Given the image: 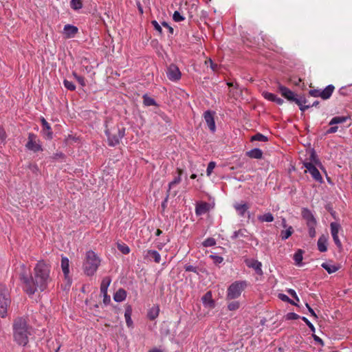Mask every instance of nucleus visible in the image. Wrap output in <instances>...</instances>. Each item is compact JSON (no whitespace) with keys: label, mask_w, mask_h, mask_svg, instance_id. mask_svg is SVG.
<instances>
[{"label":"nucleus","mask_w":352,"mask_h":352,"mask_svg":"<svg viewBox=\"0 0 352 352\" xmlns=\"http://www.w3.org/2000/svg\"><path fill=\"white\" fill-rule=\"evenodd\" d=\"M50 272V265L43 260H41L38 261L34 268L33 276L29 277L24 273L21 274L20 279L24 284L25 292L32 295L38 290L40 292L45 290L52 281Z\"/></svg>","instance_id":"obj_1"},{"label":"nucleus","mask_w":352,"mask_h":352,"mask_svg":"<svg viewBox=\"0 0 352 352\" xmlns=\"http://www.w3.org/2000/svg\"><path fill=\"white\" fill-rule=\"evenodd\" d=\"M13 330L14 338L16 343L25 346L28 342V336L30 334L26 320L21 318L15 320Z\"/></svg>","instance_id":"obj_2"},{"label":"nucleus","mask_w":352,"mask_h":352,"mask_svg":"<svg viewBox=\"0 0 352 352\" xmlns=\"http://www.w3.org/2000/svg\"><path fill=\"white\" fill-rule=\"evenodd\" d=\"M105 134L107 137L108 145L115 146L120 144V140L125 135V128L120 124L109 127L108 121H105Z\"/></svg>","instance_id":"obj_3"},{"label":"nucleus","mask_w":352,"mask_h":352,"mask_svg":"<svg viewBox=\"0 0 352 352\" xmlns=\"http://www.w3.org/2000/svg\"><path fill=\"white\" fill-rule=\"evenodd\" d=\"M100 265V259L92 250L86 252L85 261L83 263V270L86 275L93 276Z\"/></svg>","instance_id":"obj_4"},{"label":"nucleus","mask_w":352,"mask_h":352,"mask_svg":"<svg viewBox=\"0 0 352 352\" xmlns=\"http://www.w3.org/2000/svg\"><path fill=\"white\" fill-rule=\"evenodd\" d=\"M247 286L248 283L246 280L234 281L228 288L226 298L228 300H232L239 298Z\"/></svg>","instance_id":"obj_5"},{"label":"nucleus","mask_w":352,"mask_h":352,"mask_svg":"<svg viewBox=\"0 0 352 352\" xmlns=\"http://www.w3.org/2000/svg\"><path fill=\"white\" fill-rule=\"evenodd\" d=\"M10 304L8 289L6 285H0V316H6L8 307Z\"/></svg>","instance_id":"obj_6"},{"label":"nucleus","mask_w":352,"mask_h":352,"mask_svg":"<svg viewBox=\"0 0 352 352\" xmlns=\"http://www.w3.org/2000/svg\"><path fill=\"white\" fill-rule=\"evenodd\" d=\"M25 148L34 153L43 151V147L40 140L38 136L33 133H28V142L25 144Z\"/></svg>","instance_id":"obj_7"},{"label":"nucleus","mask_w":352,"mask_h":352,"mask_svg":"<svg viewBox=\"0 0 352 352\" xmlns=\"http://www.w3.org/2000/svg\"><path fill=\"white\" fill-rule=\"evenodd\" d=\"M335 89V87L333 85H329L324 89H311L309 91V94L313 97H320L323 100L329 99L333 91Z\"/></svg>","instance_id":"obj_8"},{"label":"nucleus","mask_w":352,"mask_h":352,"mask_svg":"<svg viewBox=\"0 0 352 352\" xmlns=\"http://www.w3.org/2000/svg\"><path fill=\"white\" fill-rule=\"evenodd\" d=\"M330 228L331 234L336 245L339 250H341L342 248V245L338 236L339 231L341 230L340 224L337 222H331L330 224Z\"/></svg>","instance_id":"obj_9"},{"label":"nucleus","mask_w":352,"mask_h":352,"mask_svg":"<svg viewBox=\"0 0 352 352\" xmlns=\"http://www.w3.org/2000/svg\"><path fill=\"white\" fill-rule=\"evenodd\" d=\"M166 76L170 81H177L180 80L182 74L179 67L175 64H170L166 69Z\"/></svg>","instance_id":"obj_10"},{"label":"nucleus","mask_w":352,"mask_h":352,"mask_svg":"<svg viewBox=\"0 0 352 352\" xmlns=\"http://www.w3.org/2000/svg\"><path fill=\"white\" fill-rule=\"evenodd\" d=\"M303 165L316 182H322V177L319 170L311 162H305Z\"/></svg>","instance_id":"obj_11"},{"label":"nucleus","mask_w":352,"mask_h":352,"mask_svg":"<svg viewBox=\"0 0 352 352\" xmlns=\"http://www.w3.org/2000/svg\"><path fill=\"white\" fill-rule=\"evenodd\" d=\"M244 262L249 268L254 270L258 275L262 276L263 274L261 262L254 258H246Z\"/></svg>","instance_id":"obj_12"},{"label":"nucleus","mask_w":352,"mask_h":352,"mask_svg":"<svg viewBox=\"0 0 352 352\" xmlns=\"http://www.w3.org/2000/svg\"><path fill=\"white\" fill-rule=\"evenodd\" d=\"M215 113L211 111H206L204 113V120L212 133H214L216 131V125L214 122Z\"/></svg>","instance_id":"obj_13"},{"label":"nucleus","mask_w":352,"mask_h":352,"mask_svg":"<svg viewBox=\"0 0 352 352\" xmlns=\"http://www.w3.org/2000/svg\"><path fill=\"white\" fill-rule=\"evenodd\" d=\"M278 90L285 98L289 101L293 102L296 94L287 87L283 86L280 83L278 84Z\"/></svg>","instance_id":"obj_14"},{"label":"nucleus","mask_w":352,"mask_h":352,"mask_svg":"<svg viewBox=\"0 0 352 352\" xmlns=\"http://www.w3.org/2000/svg\"><path fill=\"white\" fill-rule=\"evenodd\" d=\"M201 301L205 307L212 309L215 307V302L212 299V292H207L201 298Z\"/></svg>","instance_id":"obj_15"},{"label":"nucleus","mask_w":352,"mask_h":352,"mask_svg":"<svg viewBox=\"0 0 352 352\" xmlns=\"http://www.w3.org/2000/svg\"><path fill=\"white\" fill-rule=\"evenodd\" d=\"M293 102L299 106L300 110L302 112L305 111L307 109L311 107L309 104H306L307 100L304 96H298L296 95Z\"/></svg>","instance_id":"obj_16"},{"label":"nucleus","mask_w":352,"mask_h":352,"mask_svg":"<svg viewBox=\"0 0 352 352\" xmlns=\"http://www.w3.org/2000/svg\"><path fill=\"white\" fill-rule=\"evenodd\" d=\"M144 258L150 261L153 260L156 263L161 261V256L159 252L154 250H148L145 252Z\"/></svg>","instance_id":"obj_17"},{"label":"nucleus","mask_w":352,"mask_h":352,"mask_svg":"<svg viewBox=\"0 0 352 352\" xmlns=\"http://www.w3.org/2000/svg\"><path fill=\"white\" fill-rule=\"evenodd\" d=\"M302 216L303 219L306 220L307 225L317 223V221L310 210L307 208H303L302 210Z\"/></svg>","instance_id":"obj_18"},{"label":"nucleus","mask_w":352,"mask_h":352,"mask_svg":"<svg viewBox=\"0 0 352 352\" xmlns=\"http://www.w3.org/2000/svg\"><path fill=\"white\" fill-rule=\"evenodd\" d=\"M177 175L176 176H175V177L173 179V181H171L168 184L167 192H170L171 188H173L175 185H177V184H179L181 182V181H182V175L183 174V170L182 168H177Z\"/></svg>","instance_id":"obj_19"},{"label":"nucleus","mask_w":352,"mask_h":352,"mask_svg":"<svg viewBox=\"0 0 352 352\" xmlns=\"http://www.w3.org/2000/svg\"><path fill=\"white\" fill-rule=\"evenodd\" d=\"M132 315V307L130 305H127L125 307L124 318L126 324L129 328H133V322L131 319Z\"/></svg>","instance_id":"obj_20"},{"label":"nucleus","mask_w":352,"mask_h":352,"mask_svg":"<svg viewBox=\"0 0 352 352\" xmlns=\"http://www.w3.org/2000/svg\"><path fill=\"white\" fill-rule=\"evenodd\" d=\"M63 30L64 34L67 38L74 37L78 31L77 27L69 24L65 25Z\"/></svg>","instance_id":"obj_21"},{"label":"nucleus","mask_w":352,"mask_h":352,"mask_svg":"<svg viewBox=\"0 0 352 352\" xmlns=\"http://www.w3.org/2000/svg\"><path fill=\"white\" fill-rule=\"evenodd\" d=\"M209 210V204L206 202H199L196 204L195 213L197 215H202Z\"/></svg>","instance_id":"obj_22"},{"label":"nucleus","mask_w":352,"mask_h":352,"mask_svg":"<svg viewBox=\"0 0 352 352\" xmlns=\"http://www.w3.org/2000/svg\"><path fill=\"white\" fill-rule=\"evenodd\" d=\"M327 236L322 235L319 237L317 243L318 249L320 252H325L327 250Z\"/></svg>","instance_id":"obj_23"},{"label":"nucleus","mask_w":352,"mask_h":352,"mask_svg":"<svg viewBox=\"0 0 352 352\" xmlns=\"http://www.w3.org/2000/svg\"><path fill=\"white\" fill-rule=\"evenodd\" d=\"M234 208L240 217H244L245 212H247V210L249 208V206L245 203H243V204L236 203L234 205Z\"/></svg>","instance_id":"obj_24"},{"label":"nucleus","mask_w":352,"mask_h":352,"mask_svg":"<svg viewBox=\"0 0 352 352\" xmlns=\"http://www.w3.org/2000/svg\"><path fill=\"white\" fill-rule=\"evenodd\" d=\"M61 269L65 276V278H67L69 274V259L65 256H62Z\"/></svg>","instance_id":"obj_25"},{"label":"nucleus","mask_w":352,"mask_h":352,"mask_svg":"<svg viewBox=\"0 0 352 352\" xmlns=\"http://www.w3.org/2000/svg\"><path fill=\"white\" fill-rule=\"evenodd\" d=\"M246 155L252 159H261L263 157V151L258 148L251 149L246 152Z\"/></svg>","instance_id":"obj_26"},{"label":"nucleus","mask_w":352,"mask_h":352,"mask_svg":"<svg viewBox=\"0 0 352 352\" xmlns=\"http://www.w3.org/2000/svg\"><path fill=\"white\" fill-rule=\"evenodd\" d=\"M126 298V292L124 289H119L113 295V300L116 302H120Z\"/></svg>","instance_id":"obj_27"},{"label":"nucleus","mask_w":352,"mask_h":352,"mask_svg":"<svg viewBox=\"0 0 352 352\" xmlns=\"http://www.w3.org/2000/svg\"><path fill=\"white\" fill-rule=\"evenodd\" d=\"M248 232L245 228L239 229V230L234 231L231 236L232 240H235L239 238H248Z\"/></svg>","instance_id":"obj_28"},{"label":"nucleus","mask_w":352,"mask_h":352,"mask_svg":"<svg viewBox=\"0 0 352 352\" xmlns=\"http://www.w3.org/2000/svg\"><path fill=\"white\" fill-rule=\"evenodd\" d=\"M41 133L44 138L47 140H52L53 138V132L52 131V128L48 123L46 125L43 126Z\"/></svg>","instance_id":"obj_29"},{"label":"nucleus","mask_w":352,"mask_h":352,"mask_svg":"<svg viewBox=\"0 0 352 352\" xmlns=\"http://www.w3.org/2000/svg\"><path fill=\"white\" fill-rule=\"evenodd\" d=\"M159 314L160 307L158 305H155L148 310L147 317L149 318V320H153L158 317Z\"/></svg>","instance_id":"obj_30"},{"label":"nucleus","mask_w":352,"mask_h":352,"mask_svg":"<svg viewBox=\"0 0 352 352\" xmlns=\"http://www.w3.org/2000/svg\"><path fill=\"white\" fill-rule=\"evenodd\" d=\"M111 282V278L110 276H105L102 278L101 284H100V293H106L107 292V289L109 286L110 285Z\"/></svg>","instance_id":"obj_31"},{"label":"nucleus","mask_w":352,"mask_h":352,"mask_svg":"<svg viewBox=\"0 0 352 352\" xmlns=\"http://www.w3.org/2000/svg\"><path fill=\"white\" fill-rule=\"evenodd\" d=\"M350 117L349 116H336L333 117L329 122V125H335L338 124H342L345 122L347 120H349Z\"/></svg>","instance_id":"obj_32"},{"label":"nucleus","mask_w":352,"mask_h":352,"mask_svg":"<svg viewBox=\"0 0 352 352\" xmlns=\"http://www.w3.org/2000/svg\"><path fill=\"white\" fill-rule=\"evenodd\" d=\"M322 267L324 268L329 274H332L337 272L339 270V267L332 265L328 263H323L321 265Z\"/></svg>","instance_id":"obj_33"},{"label":"nucleus","mask_w":352,"mask_h":352,"mask_svg":"<svg viewBox=\"0 0 352 352\" xmlns=\"http://www.w3.org/2000/svg\"><path fill=\"white\" fill-rule=\"evenodd\" d=\"M258 219L261 222H272L274 219L272 213L267 212L263 215H259Z\"/></svg>","instance_id":"obj_34"},{"label":"nucleus","mask_w":352,"mask_h":352,"mask_svg":"<svg viewBox=\"0 0 352 352\" xmlns=\"http://www.w3.org/2000/svg\"><path fill=\"white\" fill-rule=\"evenodd\" d=\"M302 253L301 250H298L294 255V260L296 265L301 266L302 261Z\"/></svg>","instance_id":"obj_35"},{"label":"nucleus","mask_w":352,"mask_h":352,"mask_svg":"<svg viewBox=\"0 0 352 352\" xmlns=\"http://www.w3.org/2000/svg\"><path fill=\"white\" fill-rule=\"evenodd\" d=\"M83 0H71L70 6L74 10H80L82 8Z\"/></svg>","instance_id":"obj_36"},{"label":"nucleus","mask_w":352,"mask_h":352,"mask_svg":"<svg viewBox=\"0 0 352 352\" xmlns=\"http://www.w3.org/2000/svg\"><path fill=\"white\" fill-rule=\"evenodd\" d=\"M294 230L292 226H289L286 230H283L280 234L281 239L283 240H286L288 239L292 234Z\"/></svg>","instance_id":"obj_37"},{"label":"nucleus","mask_w":352,"mask_h":352,"mask_svg":"<svg viewBox=\"0 0 352 352\" xmlns=\"http://www.w3.org/2000/svg\"><path fill=\"white\" fill-rule=\"evenodd\" d=\"M251 141L267 142L268 141V138L267 136L263 135L262 133H257L251 137Z\"/></svg>","instance_id":"obj_38"},{"label":"nucleus","mask_w":352,"mask_h":352,"mask_svg":"<svg viewBox=\"0 0 352 352\" xmlns=\"http://www.w3.org/2000/svg\"><path fill=\"white\" fill-rule=\"evenodd\" d=\"M143 103L146 107L156 105L155 100L153 98L148 96L147 95H144Z\"/></svg>","instance_id":"obj_39"},{"label":"nucleus","mask_w":352,"mask_h":352,"mask_svg":"<svg viewBox=\"0 0 352 352\" xmlns=\"http://www.w3.org/2000/svg\"><path fill=\"white\" fill-rule=\"evenodd\" d=\"M317 223L307 224L309 235L311 238H314L316 234V226Z\"/></svg>","instance_id":"obj_40"},{"label":"nucleus","mask_w":352,"mask_h":352,"mask_svg":"<svg viewBox=\"0 0 352 352\" xmlns=\"http://www.w3.org/2000/svg\"><path fill=\"white\" fill-rule=\"evenodd\" d=\"M118 249L124 254H128L130 252L129 247L125 243H118Z\"/></svg>","instance_id":"obj_41"},{"label":"nucleus","mask_w":352,"mask_h":352,"mask_svg":"<svg viewBox=\"0 0 352 352\" xmlns=\"http://www.w3.org/2000/svg\"><path fill=\"white\" fill-rule=\"evenodd\" d=\"M263 96L267 100L274 102L277 98V96L267 91L263 92Z\"/></svg>","instance_id":"obj_42"},{"label":"nucleus","mask_w":352,"mask_h":352,"mask_svg":"<svg viewBox=\"0 0 352 352\" xmlns=\"http://www.w3.org/2000/svg\"><path fill=\"white\" fill-rule=\"evenodd\" d=\"M63 85L66 89H67L69 91H74L76 89L75 85L68 80L65 79L63 80Z\"/></svg>","instance_id":"obj_43"},{"label":"nucleus","mask_w":352,"mask_h":352,"mask_svg":"<svg viewBox=\"0 0 352 352\" xmlns=\"http://www.w3.org/2000/svg\"><path fill=\"white\" fill-rule=\"evenodd\" d=\"M215 244L216 241L215 239L213 238H208L206 240H204V242L202 243V245L206 248L214 246Z\"/></svg>","instance_id":"obj_44"},{"label":"nucleus","mask_w":352,"mask_h":352,"mask_svg":"<svg viewBox=\"0 0 352 352\" xmlns=\"http://www.w3.org/2000/svg\"><path fill=\"white\" fill-rule=\"evenodd\" d=\"M173 19L175 22H180L185 19V17L182 16L179 11H175L173 15Z\"/></svg>","instance_id":"obj_45"},{"label":"nucleus","mask_w":352,"mask_h":352,"mask_svg":"<svg viewBox=\"0 0 352 352\" xmlns=\"http://www.w3.org/2000/svg\"><path fill=\"white\" fill-rule=\"evenodd\" d=\"M300 318L301 317L299 315L294 312H289L285 315V319L287 320H297Z\"/></svg>","instance_id":"obj_46"},{"label":"nucleus","mask_w":352,"mask_h":352,"mask_svg":"<svg viewBox=\"0 0 352 352\" xmlns=\"http://www.w3.org/2000/svg\"><path fill=\"white\" fill-rule=\"evenodd\" d=\"M239 308V303L237 301H233L228 304V309L230 311H235Z\"/></svg>","instance_id":"obj_47"},{"label":"nucleus","mask_w":352,"mask_h":352,"mask_svg":"<svg viewBox=\"0 0 352 352\" xmlns=\"http://www.w3.org/2000/svg\"><path fill=\"white\" fill-rule=\"evenodd\" d=\"M215 166H216V163L214 162H209V164H208L207 170H206V174L208 176H210L211 175V173H212L213 169L215 168Z\"/></svg>","instance_id":"obj_48"},{"label":"nucleus","mask_w":352,"mask_h":352,"mask_svg":"<svg viewBox=\"0 0 352 352\" xmlns=\"http://www.w3.org/2000/svg\"><path fill=\"white\" fill-rule=\"evenodd\" d=\"M210 257L212 259L214 263H215L216 265L221 263L223 261V257L221 256L210 255Z\"/></svg>","instance_id":"obj_49"},{"label":"nucleus","mask_w":352,"mask_h":352,"mask_svg":"<svg viewBox=\"0 0 352 352\" xmlns=\"http://www.w3.org/2000/svg\"><path fill=\"white\" fill-rule=\"evenodd\" d=\"M300 318L305 322L312 332H315L316 329L314 324L306 317L302 316Z\"/></svg>","instance_id":"obj_50"},{"label":"nucleus","mask_w":352,"mask_h":352,"mask_svg":"<svg viewBox=\"0 0 352 352\" xmlns=\"http://www.w3.org/2000/svg\"><path fill=\"white\" fill-rule=\"evenodd\" d=\"M279 298L280 299H281L283 301H285V302H288L292 305H296V304L292 301L287 295L285 294H279Z\"/></svg>","instance_id":"obj_51"},{"label":"nucleus","mask_w":352,"mask_h":352,"mask_svg":"<svg viewBox=\"0 0 352 352\" xmlns=\"http://www.w3.org/2000/svg\"><path fill=\"white\" fill-rule=\"evenodd\" d=\"M186 272H192L196 274H198L197 269L196 267L191 265H186L184 267Z\"/></svg>","instance_id":"obj_52"},{"label":"nucleus","mask_w":352,"mask_h":352,"mask_svg":"<svg viewBox=\"0 0 352 352\" xmlns=\"http://www.w3.org/2000/svg\"><path fill=\"white\" fill-rule=\"evenodd\" d=\"M151 24L153 25L156 31H157L160 34L162 33V28L156 21H152Z\"/></svg>","instance_id":"obj_53"},{"label":"nucleus","mask_w":352,"mask_h":352,"mask_svg":"<svg viewBox=\"0 0 352 352\" xmlns=\"http://www.w3.org/2000/svg\"><path fill=\"white\" fill-rule=\"evenodd\" d=\"M101 294L103 295V302L104 305H107L111 302V297L107 294V292L106 293H102Z\"/></svg>","instance_id":"obj_54"},{"label":"nucleus","mask_w":352,"mask_h":352,"mask_svg":"<svg viewBox=\"0 0 352 352\" xmlns=\"http://www.w3.org/2000/svg\"><path fill=\"white\" fill-rule=\"evenodd\" d=\"M208 62L210 63V67L212 69L213 72H217L219 69V66L217 64L213 63V61L211 59L208 60ZM208 61H206V63H207Z\"/></svg>","instance_id":"obj_55"},{"label":"nucleus","mask_w":352,"mask_h":352,"mask_svg":"<svg viewBox=\"0 0 352 352\" xmlns=\"http://www.w3.org/2000/svg\"><path fill=\"white\" fill-rule=\"evenodd\" d=\"M287 292L290 296H292L296 301H299V298L296 294V292L294 289H289Z\"/></svg>","instance_id":"obj_56"},{"label":"nucleus","mask_w":352,"mask_h":352,"mask_svg":"<svg viewBox=\"0 0 352 352\" xmlns=\"http://www.w3.org/2000/svg\"><path fill=\"white\" fill-rule=\"evenodd\" d=\"M306 307L308 309L309 312L311 315V316L314 317L315 318H318V316L315 313L314 310L309 305L308 303H306Z\"/></svg>","instance_id":"obj_57"},{"label":"nucleus","mask_w":352,"mask_h":352,"mask_svg":"<svg viewBox=\"0 0 352 352\" xmlns=\"http://www.w3.org/2000/svg\"><path fill=\"white\" fill-rule=\"evenodd\" d=\"M338 127L337 126H333L331 127H330L327 131V134H330V133H335L336 132L338 131Z\"/></svg>","instance_id":"obj_58"},{"label":"nucleus","mask_w":352,"mask_h":352,"mask_svg":"<svg viewBox=\"0 0 352 352\" xmlns=\"http://www.w3.org/2000/svg\"><path fill=\"white\" fill-rule=\"evenodd\" d=\"M76 80L78 81V82L82 86V87H85L86 85V83H85V80L84 78V77L82 76H79L77 78Z\"/></svg>","instance_id":"obj_59"},{"label":"nucleus","mask_w":352,"mask_h":352,"mask_svg":"<svg viewBox=\"0 0 352 352\" xmlns=\"http://www.w3.org/2000/svg\"><path fill=\"white\" fill-rule=\"evenodd\" d=\"M169 195H170V192H167L165 199L162 203V208L163 210H164L166 207V204H167V201H168Z\"/></svg>","instance_id":"obj_60"},{"label":"nucleus","mask_w":352,"mask_h":352,"mask_svg":"<svg viewBox=\"0 0 352 352\" xmlns=\"http://www.w3.org/2000/svg\"><path fill=\"white\" fill-rule=\"evenodd\" d=\"M162 25L164 27L168 28L170 34L173 33V28L172 27H170L166 22H165V21L162 22Z\"/></svg>","instance_id":"obj_61"},{"label":"nucleus","mask_w":352,"mask_h":352,"mask_svg":"<svg viewBox=\"0 0 352 352\" xmlns=\"http://www.w3.org/2000/svg\"><path fill=\"white\" fill-rule=\"evenodd\" d=\"M274 102H276V104L281 105L283 103V100L277 96L276 99Z\"/></svg>","instance_id":"obj_62"},{"label":"nucleus","mask_w":352,"mask_h":352,"mask_svg":"<svg viewBox=\"0 0 352 352\" xmlns=\"http://www.w3.org/2000/svg\"><path fill=\"white\" fill-rule=\"evenodd\" d=\"M148 352H162V350L157 349V348H153V349L149 350Z\"/></svg>","instance_id":"obj_63"},{"label":"nucleus","mask_w":352,"mask_h":352,"mask_svg":"<svg viewBox=\"0 0 352 352\" xmlns=\"http://www.w3.org/2000/svg\"><path fill=\"white\" fill-rule=\"evenodd\" d=\"M41 124H42V126L48 124L47 120L43 117H42L41 118Z\"/></svg>","instance_id":"obj_64"}]
</instances>
